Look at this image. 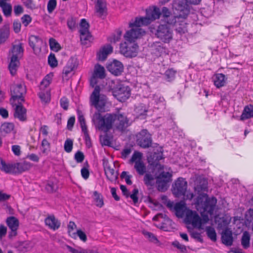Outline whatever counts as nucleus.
Wrapping results in <instances>:
<instances>
[{
  "label": "nucleus",
  "instance_id": "1",
  "mask_svg": "<svg viewBox=\"0 0 253 253\" xmlns=\"http://www.w3.org/2000/svg\"><path fill=\"white\" fill-rule=\"evenodd\" d=\"M100 112L98 111L94 114L93 120L96 123V127L105 133L112 128L113 124L116 129L121 131H125L130 125L128 118L122 114L107 113L103 116Z\"/></svg>",
  "mask_w": 253,
  "mask_h": 253
},
{
  "label": "nucleus",
  "instance_id": "2",
  "mask_svg": "<svg viewBox=\"0 0 253 253\" xmlns=\"http://www.w3.org/2000/svg\"><path fill=\"white\" fill-rule=\"evenodd\" d=\"M145 34V32L142 29H132L127 31L124 36L126 41L120 44L121 53L128 58L136 56L138 45L135 42V40Z\"/></svg>",
  "mask_w": 253,
  "mask_h": 253
},
{
  "label": "nucleus",
  "instance_id": "3",
  "mask_svg": "<svg viewBox=\"0 0 253 253\" xmlns=\"http://www.w3.org/2000/svg\"><path fill=\"white\" fill-rule=\"evenodd\" d=\"M98 78L92 75L90 79V85L94 87L93 91L90 96V101L91 105L99 112H105V106L107 102V97L104 94H100V87L96 85Z\"/></svg>",
  "mask_w": 253,
  "mask_h": 253
},
{
  "label": "nucleus",
  "instance_id": "4",
  "mask_svg": "<svg viewBox=\"0 0 253 253\" xmlns=\"http://www.w3.org/2000/svg\"><path fill=\"white\" fill-rule=\"evenodd\" d=\"M22 45V43H19L18 44H12L8 53V59H9L8 68L12 76L16 74L18 68L20 64V59L23 56L24 48Z\"/></svg>",
  "mask_w": 253,
  "mask_h": 253
},
{
  "label": "nucleus",
  "instance_id": "5",
  "mask_svg": "<svg viewBox=\"0 0 253 253\" xmlns=\"http://www.w3.org/2000/svg\"><path fill=\"white\" fill-rule=\"evenodd\" d=\"M217 203V199L214 197H208L206 193L200 194L196 199L195 204L197 207L200 206L204 211L212 214Z\"/></svg>",
  "mask_w": 253,
  "mask_h": 253
},
{
  "label": "nucleus",
  "instance_id": "6",
  "mask_svg": "<svg viewBox=\"0 0 253 253\" xmlns=\"http://www.w3.org/2000/svg\"><path fill=\"white\" fill-rule=\"evenodd\" d=\"M11 98L10 101L14 105L16 101L24 102V95L26 93V86L24 84H18L12 85L10 87Z\"/></svg>",
  "mask_w": 253,
  "mask_h": 253
},
{
  "label": "nucleus",
  "instance_id": "7",
  "mask_svg": "<svg viewBox=\"0 0 253 253\" xmlns=\"http://www.w3.org/2000/svg\"><path fill=\"white\" fill-rule=\"evenodd\" d=\"M137 144L140 147L146 149L151 147L152 144V135L146 129H143L136 135Z\"/></svg>",
  "mask_w": 253,
  "mask_h": 253
},
{
  "label": "nucleus",
  "instance_id": "8",
  "mask_svg": "<svg viewBox=\"0 0 253 253\" xmlns=\"http://www.w3.org/2000/svg\"><path fill=\"white\" fill-rule=\"evenodd\" d=\"M172 175L169 172L162 171L156 177V184L158 191L165 192L169 187V183L171 181Z\"/></svg>",
  "mask_w": 253,
  "mask_h": 253
},
{
  "label": "nucleus",
  "instance_id": "9",
  "mask_svg": "<svg viewBox=\"0 0 253 253\" xmlns=\"http://www.w3.org/2000/svg\"><path fill=\"white\" fill-rule=\"evenodd\" d=\"M172 30L166 24H160L155 34L156 37L164 43H169L172 39Z\"/></svg>",
  "mask_w": 253,
  "mask_h": 253
},
{
  "label": "nucleus",
  "instance_id": "10",
  "mask_svg": "<svg viewBox=\"0 0 253 253\" xmlns=\"http://www.w3.org/2000/svg\"><path fill=\"white\" fill-rule=\"evenodd\" d=\"M172 7L178 13V16L182 19L186 18L189 13V5L184 0H174L172 2Z\"/></svg>",
  "mask_w": 253,
  "mask_h": 253
},
{
  "label": "nucleus",
  "instance_id": "11",
  "mask_svg": "<svg viewBox=\"0 0 253 253\" xmlns=\"http://www.w3.org/2000/svg\"><path fill=\"white\" fill-rule=\"evenodd\" d=\"M130 91L129 86L119 84L113 89V93L119 101L124 102L129 97Z\"/></svg>",
  "mask_w": 253,
  "mask_h": 253
},
{
  "label": "nucleus",
  "instance_id": "12",
  "mask_svg": "<svg viewBox=\"0 0 253 253\" xmlns=\"http://www.w3.org/2000/svg\"><path fill=\"white\" fill-rule=\"evenodd\" d=\"M187 188V182L185 179L179 177L172 185V192L176 197L184 196Z\"/></svg>",
  "mask_w": 253,
  "mask_h": 253
},
{
  "label": "nucleus",
  "instance_id": "13",
  "mask_svg": "<svg viewBox=\"0 0 253 253\" xmlns=\"http://www.w3.org/2000/svg\"><path fill=\"white\" fill-rule=\"evenodd\" d=\"M106 68L109 72L116 76L120 75L124 71L123 64L117 60L108 63Z\"/></svg>",
  "mask_w": 253,
  "mask_h": 253
},
{
  "label": "nucleus",
  "instance_id": "14",
  "mask_svg": "<svg viewBox=\"0 0 253 253\" xmlns=\"http://www.w3.org/2000/svg\"><path fill=\"white\" fill-rule=\"evenodd\" d=\"M15 105L14 109V117L17 118L22 122H25L27 120V109L24 107L22 104V102H19L18 104Z\"/></svg>",
  "mask_w": 253,
  "mask_h": 253
},
{
  "label": "nucleus",
  "instance_id": "15",
  "mask_svg": "<svg viewBox=\"0 0 253 253\" xmlns=\"http://www.w3.org/2000/svg\"><path fill=\"white\" fill-rule=\"evenodd\" d=\"M103 166L107 179L111 182L115 181L118 178V174L111 168L107 160L103 159Z\"/></svg>",
  "mask_w": 253,
  "mask_h": 253
},
{
  "label": "nucleus",
  "instance_id": "16",
  "mask_svg": "<svg viewBox=\"0 0 253 253\" xmlns=\"http://www.w3.org/2000/svg\"><path fill=\"white\" fill-rule=\"evenodd\" d=\"M95 11L99 17H106L107 14V7L105 0H97L95 3Z\"/></svg>",
  "mask_w": 253,
  "mask_h": 253
},
{
  "label": "nucleus",
  "instance_id": "17",
  "mask_svg": "<svg viewBox=\"0 0 253 253\" xmlns=\"http://www.w3.org/2000/svg\"><path fill=\"white\" fill-rule=\"evenodd\" d=\"M44 222L49 229L53 230H56L59 229L61 225L60 221L56 218L53 214L48 215L45 218Z\"/></svg>",
  "mask_w": 253,
  "mask_h": 253
},
{
  "label": "nucleus",
  "instance_id": "18",
  "mask_svg": "<svg viewBox=\"0 0 253 253\" xmlns=\"http://www.w3.org/2000/svg\"><path fill=\"white\" fill-rule=\"evenodd\" d=\"M6 224L11 229V232L9 233V236H15L17 235V230L19 226V220L14 216H10L6 219Z\"/></svg>",
  "mask_w": 253,
  "mask_h": 253
},
{
  "label": "nucleus",
  "instance_id": "19",
  "mask_svg": "<svg viewBox=\"0 0 253 253\" xmlns=\"http://www.w3.org/2000/svg\"><path fill=\"white\" fill-rule=\"evenodd\" d=\"M163 154L162 152H154L151 157V161H150V165L155 168L163 169V166L160 164V161L163 159Z\"/></svg>",
  "mask_w": 253,
  "mask_h": 253
},
{
  "label": "nucleus",
  "instance_id": "20",
  "mask_svg": "<svg viewBox=\"0 0 253 253\" xmlns=\"http://www.w3.org/2000/svg\"><path fill=\"white\" fill-rule=\"evenodd\" d=\"M187 218L194 227H200L202 225L201 218L195 211H191L187 214Z\"/></svg>",
  "mask_w": 253,
  "mask_h": 253
},
{
  "label": "nucleus",
  "instance_id": "21",
  "mask_svg": "<svg viewBox=\"0 0 253 253\" xmlns=\"http://www.w3.org/2000/svg\"><path fill=\"white\" fill-rule=\"evenodd\" d=\"M221 240L223 244L227 246H231L233 244V238L232 231L226 228L223 231L221 235Z\"/></svg>",
  "mask_w": 253,
  "mask_h": 253
},
{
  "label": "nucleus",
  "instance_id": "22",
  "mask_svg": "<svg viewBox=\"0 0 253 253\" xmlns=\"http://www.w3.org/2000/svg\"><path fill=\"white\" fill-rule=\"evenodd\" d=\"M15 174H19L28 170L32 167V164L28 162L24 161L20 163H14Z\"/></svg>",
  "mask_w": 253,
  "mask_h": 253
},
{
  "label": "nucleus",
  "instance_id": "23",
  "mask_svg": "<svg viewBox=\"0 0 253 253\" xmlns=\"http://www.w3.org/2000/svg\"><path fill=\"white\" fill-rule=\"evenodd\" d=\"M208 189V181L205 178H200L197 181V185L194 187V190L195 192H197V194H202V192L206 191Z\"/></svg>",
  "mask_w": 253,
  "mask_h": 253
},
{
  "label": "nucleus",
  "instance_id": "24",
  "mask_svg": "<svg viewBox=\"0 0 253 253\" xmlns=\"http://www.w3.org/2000/svg\"><path fill=\"white\" fill-rule=\"evenodd\" d=\"M158 175L157 173L153 174V171L152 173L151 172H147L145 173V174L143 177V181L144 184L147 187H153L154 186L156 182L155 181V179L156 180V177Z\"/></svg>",
  "mask_w": 253,
  "mask_h": 253
},
{
  "label": "nucleus",
  "instance_id": "25",
  "mask_svg": "<svg viewBox=\"0 0 253 253\" xmlns=\"http://www.w3.org/2000/svg\"><path fill=\"white\" fill-rule=\"evenodd\" d=\"M113 51V47L110 44L105 45L97 53L98 59L100 61H104L107 57L109 54Z\"/></svg>",
  "mask_w": 253,
  "mask_h": 253
},
{
  "label": "nucleus",
  "instance_id": "26",
  "mask_svg": "<svg viewBox=\"0 0 253 253\" xmlns=\"http://www.w3.org/2000/svg\"><path fill=\"white\" fill-rule=\"evenodd\" d=\"M253 117V106H246L241 116V120H245Z\"/></svg>",
  "mask_w": 253,
  "mask_h": 253
},
{
  "label": "nucleus",
  "instance_id": "27",
  "mask_svg": "<svg viewBox=\"0 0 253 253\" xmlns=\"http://www.w3.org/2000/svg\"><path fill=\"white\" fill-rule=\"evenodd\" d=\"M174 26L176 32L180 35L187 32V24L183 20H178Z\"/></svg>",
  "mask_w": 253,
  "mask_h": 253
},
{
  "label": "nucleus",
  "instance_id": "28",
  "mask_svg": "<svg viewBox=\"0 0 253 253\" xmlns=\"http://www.w3.org/2000/svg\"><path fill=\"white\" fill-rule=\"evenodd\" d=\"M92 75L100 79L105 78L106 75L104 68L99 64H96Z\"/></svg>",
  "mask_w": 253,
  "mask_h": 253
},
{
  "label": "nucleus",
  "instance_id": "29",
  "mask_svg": "<svg viewBox=\"0 0 253 253\" xmlns=\"http://www.w3.org/2000/svg\"><path fill=\"white\" fill-rule=\"evenodd\" d=\"M226 83L225 76L223 74H216L214 76V84L217 88L223 86Z\"/></svg>",
  "mask_w": 253,
  "mask_h": 253
},
{
  "label": "nucleus",
  "instance_id": "30",
  "mask_svg": "<svg viewBox=\"0 0 253 253\" xmlns=\"http://www.w3.org/2000/svg\"><path fill=\"white\" fill-rule=\"evenodd\" d=\"M32 248L31 243L29 241L19 242L16 246L17 251L21 253H25L29 251Z\"/></svg>",
  "mask_w": 253,
  "mask_h": 253
},
{
  "label": "nucleus",
  "instance_id": "31",
  "mask_svg": "<svg viewBox=\"0 0 253 253\" xmlns=\"http://www.w3.org/2000/svg\"><path fill=\"white\" fill-rule=\"evenodd\" d=\"M53 77V74L51 73L46 75L44 77L42 81L41 82L39 86L40 89L41 90H45V89L51 83Z\"/></svg>",
  "mask_w": 253,
  "mask_h": 253
},
{
  "label": "nucleus",
  "instance_id": "32",
  "mask_svg": "<svg viewBox=\"0 0 253 253\" xmlns=\"http://www.w3.org/2000/svg\"><path fill=\"white\" fill-rule=\"evenodd\" d=\"M9 36V29L7 26H4L0 29V45L4 43Z\"/></svg>",
  "mask_w": 253,
  "mask_h": 253
},
{
  "label": "nucleus",
  "instance_id": "33",
  "mask_svg": "<svg viewBox=\"0 0 253 253\" xmlns=\"http://www.w3.org/2000/svg\"><path fill=\"white\" fill-rule=\"evenodd\" d=\"M14 126L11 123H4L2 124L0 128V132L2 135L10 133L14 129Z\"/></svg>",
  "mask_w": 253,
  "mask_h": 253
},
{
  "label": "nucleus",
  "instance_id": "34",
  "mask_svg": "<svg viewBox=\"0 0 253 253\" xmlns=\"http://www.w3.org/2000/svg\"><path fill=\"white\" fill-rule=\"evenodd\" d=\"M14 164H6L4 161L0 167V169L1 171L5 172L6 173H13L15 174V168Z\"/></svg>",
  "mask_w": 253,
  "mask_h": 253
},
{
  "label": "nucleus",
  "instance_id": "35",
  "mask_svg": "<svg viewBox=\"0 0 253 253\" xmlns=\"http://www.w3.org/2000/svg\"><path fill=\"white\" fill-rule=\"evenodd\" d=\"M180 18H181L178 15L175 16L170 15L167 18L162 19V21L165 23L164 24H166L170 27L171 26H174L177 21Z\"/></svg>",
  "mask_w": 253,
  "mask_h": 253
},
{
  "label": "nucleus",
  "instance_id": "36",
  "mask_svg": "<svg viewBox=\"0 0 253 253\" xmlns=\"http://www.w3.org/2000/svg\"><path fill=\"white\" fill-rule=\"evenodd\" d=\"M69 251L71 253H98L96 251L90 249H84L79 248L75 249L70 246H67Z\"/></svg>",
  "mask_w": 253,
  "mask_h": 253
},
{
  "label": "nucleus",
  "instance_id": "37",
  "mask_svg": "<svg viewBox=\"0 0 253 253\" xmlns=\"http://www.w3.org/2000/svg\"><path fill=\"white\" fill-rule=\"evenodd\" d=\"M134 168L140 175H143L146 172V168L143 161L136 162L134 164Z\"/></svg>",
  "mask_w": 253,
  "mask_h": 253
},
{
  "label": "nucleus",
  "instance_id": "38",
  "mask_svg": "<svg viewBox=\"0 0 253 253\" xmlns=\"http://www.w3.org/2000/svg\"><path fill=\"white\" fill-rule=\"evenodd\" d=\"M74 68L75 64L73 63V60H69L63 69V78L67 79L66 77H68L69 74L73 71Z\"/></svg>",
  "mask_w": 253,
  "mask_h": 253
},
{
  "label": "nucleus",
  "instance_id": "39",
  "mask_svg": "<svg viewBox=\"0 0 253 253\" xmlns=\"http://www.w3.org/2000/svg\"><path fill=\"white\" fill-rule=\"evenodd\" d=\"M0 7H1L3 13L6 17H9L11 15L12 6L9 3L4 1H0Z\"/></svg>",
  "mask_w": 253,
  "mask_h": 253
},
{
  "label": "nucleus",
  "instance_id": "40",
  "mask_svg": "<svg viewBox=\"0 0 253 253\" xmlns=\"http://www.w3.org/2000/svg\"><path fill=\"white\" fill-rule=\"evenodd\" d=\"M38 95L41 101L43 102L48 103L50 100V93L49 90H42Z\"/></svg>",
  "mask_w": 253,
  "mask_h": 253
},
{
  "label": "nucleus",
  "instance_id": "41",
  "mask_svg": "<svg viewBox=\"0 0 253 253\" xmlns=\"http://www.w3.org/2000/svg\"><path fill=\"white\" fill-rule=\"evenodd\" d=\"M93 199L95 204L97 207L101 208L104 205L103 199L102 195L96 191L93 192Z\"/></svg>",
  "mask_w": 253,
  "mask_h": 253
},
{
  "label": "nucleus",
  "instance_id": "42",
  "mask_svg": "<svg viewBox=\"0 0 253 253\" xmlns=\"http://www.w3.org/2000/svg\"><path fill=\"white\" fill-rule=\"evenodd\" d=\"M80 40L82 44L85 45L87 43V41H90L91 36L89 31L87 32L83 31H80Z\"/></svg>",
  "mask_w": 253,
  "mask_h": 253
},
{
  "label": "nucleus",
  "instance_id": "43",
  "mask_svg": "<svg viewBox=\"0 0 253 253\" xmlns=\"http://www.w3.org/2000/svg\"><path fill=\"white\" fill-rule=\"evenodd\" d=\"M39 42H42V40L39 36L32 35L29 38V44L34 50H35L36 46Z\"/></svg>",
  "mask_w": 253,
  "mask_h": 253
},
{
  "label": "nucleus",
  "instance_id": "44",
  "mask_svg": "<svg viewBox=\"0 0 253 253\" xmlns=\"http://www.w3.org/2000/svg\"><path fill=\"white\" fill-rule=\"evenodd\" d=\"M250 236L247 231L244 232L242 239L241 245L244 249H248L250 246Z\"/></svg>",
  "mask_w": 253,
  "mask_h": 253
},
{
  "label": "nucleus",
  "instance_id": "45",
  "mask_svg": "<svg viewBox=\"0 0 253 253\" xmlns=\"http://www.w3.org/2000/svg\"><path fill=\"white\" fill-rule=\"evenodd\" d=\"M49 45L50 49L54 52H58L61 49L60 44L52 38L49 40Z\"/></svg>",
  "mask_w": 253,
  "mask_h": 253
},
{
  "label": "nucleus",
  "instance_id": "46",
  "mask_svg": "<svg viewBox=\"0 0 253 253\" xmlns=\"http://www.w3.org/2000/svg\"><path fill=\"white\" fill-rule=\"evenodd\" d=\"M176 73V71L172 68L168 69L164 74L166 80L168 82L173 81L175 78Z\"/></svg>",
  "mask_w": 253,
  "mask_h": 253
},
{
  "label": "nucleus",
  "instance_id": "47",
  "mask_svg": "<svg viewBox=\"0 0 253 253\" xmlns=\"http://www.w3.org/2000/svg\"><path fill=\"white\" fill-rule=\"evenodd\" d=\"M149 12V17L152 21L160 18L161 12L159 8L154 7V9Z\"/></svg>",
  "mask_w": 253,
  "mask_h": 253
},
{
  "label": "nucleus",
  "instance_id": "48",
  "mask_svg": "<svg viewBox=\"0 0 253 253\" xmlns=\"http://www.w3.org/2000/svg\"><path fill=\"white\" fill-rule=\"evenodd\" d=\"M142 154L138 151H134L131 159L129 160V163L130 164L134 163L135 164L136 162L142 161Z\"/></svg>",
  "mask_w": 253,
  "mask_h": 253
},
{
  "label": "nucleus",
  "instance_id": "49",
  "mask_svg": "<svg viewBox=\"0 0 253 253\" xmlns=\"http://www.w3.org/2000/svg\"><path fill=\"white\" fill-rule=\"evenodd\" d=\"M206 231L208 236L212 241L216 240V233L214 229L211 227L208 226L206 228Z\"/></svg>",
  "mask_w": 253,
  "mask_h": 253
},
{
  "label": "nucleus",
  "instance_id": "50",
  "mask_svg": "<svg viewBox=\"0 0 253 253\" xmlns=\"http://www.w3.org/2000/svg\"><path fill=\"white\" fill-rule=\"evenodd\" d=\"M57 188L56 184L52 181H48L45 186V189L48 193L55 192Z\"/></svg>",
  "mask_w": 253,
  "mask_h": 253
},
{
  "label": "nucleus",
  "instance_id": "51",
  "mask_svg": "<svg viewBox=\"0 0 253 253\" xmlns=\"http://www.w3.org/2000/svg\"><path fill=\"white\" fill-rule=\"evenodd\" d=\"M152 47L153 49L156 51L155 53H156V52L159 53H162L165 50L163 44L160 42H154L152 45Z\"/></svg>",
  "mask_w": 253,
  "mask_h": 253
},
{
  "label": "nucleus",
  "instance_id": "52",
  "mask_svg": "<svg viewBox=\"0 0 253 253\" xmlns=\"http://www.w3.org/2000/svg\"><path fill=\"white\" fill-rule=\"evenodd\" d=\"M48 63L52 68L56 67L58 65L57 60L53 53H50L48 57Z\"/></svg>",
  "mask_w": 253,
  "mask_h": 253
},
{
  "label": "nucleus",
  "instance_id": "53",
  "mask_svg": "<svg viewBox=\"0 0 253 253\" xmlns=\"http://www.w3.org/2000/svg\"><path fill=\"white\" fill-rule=\"evenodd\" d=\"M73 142L71 139H67L64 143V150L67 153H70L73 149Z\"/></svg>",
  "mask_w": 253,
  "mask_h": 253
},
{
  "label": "nucleus",
  "instance_id": "54",
  "mask_svg": "<svg viewBox=\"0 0 253 253\" xmlns=\"http://www.w3.org/2000/svg\"><path fill=\"white\" fill-rule=\"evenodd\" d=\"M41 145L42 147V152L43 153H46L47 151H49L50 144L46 138L42 140Z\"/></svg>",
  "mask_w": 253,
  "mask_h": 253
},
{
  "label": "nucleus",
  "instance_id": "55",
  "mask_svg": "<svg viewBox=\"0 0 253 253\" xmlns=\"http://www.w3.org/2000/svg\"><path fill=\"white\" fill-rule=\"evenodd\" d=\"M56 0H49L47 3V8L49 13H51L56 8Z\"/></svg>",
  "mask_w": 253,
  "mask_h": 253
},
{
  "label": "nucleus",
  "instance_id": "56",
  "mask_svg": "<svg viewBox=\"0 0 253 253\" xmlns=\"http://www.w3.org/2000/svg\"><path fill=\"white\" fill-rule=\"evenodd\" d=\"M127 173V172L125 171H123L121 174L120 177L122 179H125L126 182L127 184L130 185L132 183V181L130 179L132 177V175H128Z\"/></svg>",
  "mask_w": 253,
  "mask_h": 253
},
{
  "label": "nucleus",
  "instance_id": "57",
  "mask_svg": "<svg viewBox=\"0 0 253 253\" xmlns=\"http://www.w3.org/2000/svg\"><path fill=\"white\" fill-rule=\"evenodd\" d=\"M142 233L146 238L149 240L150 241L152 242L158 241L157 237L152 233L146 231H143Z\"/></svg>",
  "mask_w": 253,
  "mask_h": 253
},
{
  "label": "nucleus",
  "instance_id": "58",
  "mask_svg": "<svg viewBox=\"0 0 253 253\" xmlns=\"http://www.w3.org/2000/svg\"><path fill=\"white\" fill-rule=\"evenodd\" d=\"M74 159L77 163H81L84 160V155L82 151H78L75 154Z\"/></svg>",
  "mask_w": 253,
  "mask_h": 253
},
{
  "label": "nucleus",
  "instance_id": "59",
  "mask_svg": "<svg viewBox=\"0 0 253 253\" xmlns=\"http://www.w3.org/2000/svg\"><path fill=\"white\" fill-rule=\"evenodd\" d=\"M147 16L146 17H139V20L141 22V25H148L152 21L149 17V12L148 11H147Z\"/></svg>",
  "mask_w": 253,
  "mask_h": 253
},
{
  "label": "nucleus",
  "instance_id": "60",
  "mask_svg": "<svg viewBox=\"0 0 253 253\" xmlns=\"http://www.w3.org/2000/svg\"><path fill=\"white\" fill-rule=\"evenodd\" d=\"M80 31H89V24L85 19H82L80 23Z\"/></svg>",
  "mask_w": 253,
  "mask_h": 253
},
{
  "label": "nucleus",
  "instance_id": "61",
  "mask_svg": "<svg viewBox=\"0 0 253 253\" xmlns=\"http://www.w3.org/2000/svg\"><path fill=\"white\" fill-rule=\"evenodd\" d=\"M135 111L140 116H146L147 110L142 104L138 106L135 109Z\"/></svg>",
  "mask_w": 253,
  "mask_h": 253
},
{
  "label": "nucleus",
  "instance_id": "62",
  "mask_svg": "<svg viewBox=\"0 0 253 253\" xmlns=\"http://www.w3.org/2000/svg\"><path fill=\"white\" fill-rule=\"evenodd\" d=\"M141 23V22L139 20V18L136 17L134 22L129 23V27L131 28V29H134L136 30L140 29L139 27L142 26Z\"/></svg>",
  "mask_w": 253,
  "mask_h": 253
},
{
  "label": "nucleus",
  "instance_id": "63",
  "mask_svg": "<svg viewBox=\"0 0 253 253\" xmlns=\"http://www.w3.org/2000/svg\"><path fill=\"white\" fill-rule=\"evenodd\" d=\"M138 194V190L137 188H134L132 190V193L131 194H129V197L132 200L133 203L136 205L138 202V198L137 195Z\"/></svg>",
  "mask_w": 253,
  "mask_h": 253
},
{
  "label": "nucleus",
  "instance_id": "64",
  "mask_svg": "<svg viewBox=\"0 0 253 253\" xmlns=\"http://www.w3.org/2000/svg\"><path fill=\"white\" fill-rule=\"evenodd\" d=\"M67 24L68 27L70 29H71L72 30H74L76 27V19L73 17H71L69 18L67 20Z\"/></svg>",
  "mask_w": 253,
  "mask_h": 253
}]
</instances>
